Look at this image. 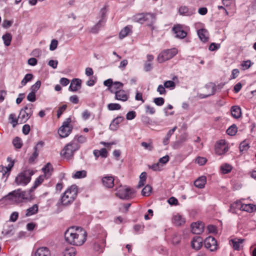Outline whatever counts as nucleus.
<instances>
[{"instance_id":"obj_49","label":"nucleus","mask_w":256,"mask_h":256,"mask_svg":"<svg viewBox=\"0 0 256 256\" xmlns=\"http://www.w3.org/2000/svg\"><path fill=\"white\" fill-rule=\"evenodd\" d=\"M141 146L144 147L145 150L148 151H152L154 148L152 142L148 143L146 142H142Z\"/></svg>"},{"instance_id":"obj_16","label":"nucleus","mask_w":256,"mask_h":256,"mask_svg":"<svg viewBox=\"0 0 256 256\" xmlns=\"http://www.w3.org/2000/svg\"><path fill=\"white\" fill-rule=\"evenodd\" d=\"M192 232L196 234H200L204 230V224L202 222H196L191 224Z\"/></svg>"},{"instance_id":"obj_15","label":"nucleus","mask_w":256,"mask_h":256,"mask_svg":"<svg viewBox=\"0 0 256 256\" xmlns=\"http://www.w3.org/2000/svg\"><path fill=\"white\" fill-rule=\"evenodd\" d=\"M112 92L114 93L115 98L118 100L126 102L128 98V94L123 90H115L114 92L113 91V90H112Z\"/></svg>"},{"instance_id":"obj_7","label":"nucleus","mask_w":256,"mask_h":256,"mask_svg":"<svg viewBox=\"0 0 256 256\" xmlns=\"http://www.w3.org/2000/svg\"><path fill=\"white\" fill-rule=\"evenodd\" d=\"M133 189L126 186H120L116 190V195L122 199H128L132 198Z\"/></svg>"},{"instance_id":"obj_14","label":"nucleus","mask_w":256,"mask_h":256,"mask_svg":"<svg viewBox=\"0 0 256 256\" xmlns=\"http://www.w3.org/2000/svg\"><path fill=\"white\" fill-rule=\"evenodd\" d=\"M196 12V9L194 8H188L186 6H181L178 9L180 14L184 16H191Z\"/></svg>"},{"instance_id":"obj_64","label":"nucleus","mask_w":256,"mask_h":256,"mask_svg":"<svg viewBox=\"0 0 256 256\" xmlns=\"http://www.w3.org/2000/svg\"><path fill=\"white\" fill-rule=\"evenodd\" d=\"M18 213L16 212H13L10 216V220L12 222H15L18 218Z\"/></svg>"},{"instance_id":"obj_59","label":"nucleus","mask_w":256,"mask_h":256,"mask_svg":"<svg viewBox=\"0 0 256 256\" xmlns=\"http://www.w3.org/2000/svg\"><path fill=\"white\" fill-rule=\"evenodd\" d=\"M27 100L31 102H34L36 101V93L31 91L27 96Z\"/></svg>"},{"instance_id":"obj_27","label":"nucleus","mask_w":256,"mask_h":256,"mask_svg":"<svg viewBox=\"0 0 256 256\" xmlns=\"http://www.w3.org/2000/svg\"><path fill=\"white\" fill-rule=\"evenodd\" d=\"M242 202L240 200H238L232 203L230 206V211L232 213H236L237 210H242Z\"/></svg>"},{"instance_id":"obj_26","label":"nucleus","mask_w":256,"mask_h":256,"mask_svg":"<svg viewBox=\"0 0 256 256\" xmlns=\"http://www.w3.org/2000/svg\"><path fill=\"white\" fill-rule=\"evenodd\" d=\"M206 182V177L204 176H202L195 180L194 184L196 188H204Z\"/></svg>"},{"instance_id":"obj_8","label":"nucleus","mask_w":256,"mask_h":256,"mask_svg":"<svg viewBox=\"0 0 256 256\" xmlns=\"http://www.w3.org/2000/svg\"><path fill=\"white\" fill-rule=\"evenodd\" d=\"M177 53L178 50L175 48L164 50L158 54V61L160 63H162L173 58Z\"/></svg>"},{"instance_id":"obj_30","label":"nucleus","mask_w":256,"mask_h":256,"mask_svg":"<svg viewBox=\"0 0 256 256\" xmlns=\"http://www.w3.org/2000/svg\"><path fill=\"white\" fill-rule=\"evenodd\" d=\"M64 256H75L76 254V248L72 246L66 247L63 252Z\"/></svg>"},{"instance_id":"obj_32","label":"nucleus","mask_w":256,"mask_h":256,"mask_svg":"<svg viewBox=\"0 0 256 256\" xmlns=\"http://www.w3.org/2000/svg\"><path fill=\"white\" fill-rule=\"evenodd\" d=\"M231 114L234 118H239L241 116L240 108L238 106H233L231 108Z\"/></svg>"},{"instance_id":"obj_23","label":"nucleus","mask_w":256,"mask_h":256,"mask_svg":"<svg viewBox=\"0 0 256 256\" xmlns=\"http://www.w3.org/2000/svg\"><path fill=\"white\" fill-rule=\"evenodd\" d=\"M172 222L176 226H180L185 222V220L178 214H174L172 218Z\"/></svg>"},{"instance_id":"obj_28","label":"nucleus","mask_w":256,"mask_h":256,"mask_svg":"<svg viewBox=\"0 0 256 256\" xmlns=\"http://www.w3.org/2000/svg\"><path fill=\"white\" fill-rule=\"evenodd\" d=\"M132 26H128L124 27L120 32L119 36L122 39L132 32Z\"/></svg>"},{"instance_id":"obj_47","label":"nucleus","mask_w":256,"mask_h":256,"mask_svg":"<svg viewBox=\"0 0 256 256\" xmlns=\"http://www.w3.org/2000/svg\"><path fill=\"white\" fill-rule=\"evenodd\" d=\"M239 148L240 152H244L248 149L249 146L247 142L244 141L240 143Z\"/></svg>"},{"instance_id":"obj_56","label":"nucleus","mask_w":256,"mask_h":256,"mask_svg":"<svg viewBox=\"0 0 256 256\" xmlns=\"http://www.w3.org/2000/svg\"><path fill=\"white\" fill-rule=\"evenodd\" d=\"M58 44V42L57 40L54 39L51 41L50 46V50L52 51L55 50Z\"/></svg>"},{"instance_id":"obj_44","label":"nucleus","mask_w":256,"mask_h":256,"mask_svg":"<svg viewBox=\"0 0 256 256\" xmlns=\"http://www.w3.org/2000/svg\"><path fill=\"white\" fill-rule=\"evenodd\" d=\"M164 86L166 88H170V90H173L176 86V84L172 80H167L166 81L164 84Z\"/></svg>"},{"instance_id":"obj_9","label":"nucleus","mask_w":256,"mask_h":256,"mask_svg":"<svg viewBox=\"0 0 256 256\" xmlns=\"http://www.w3.org/2000/svg\"><path fill=\"white\" fill-rule=\"evenodd\" d=\"M71 119L68 118L64 122L58 130V132L62 138L67 137L72 132V126H70Z\"/></svg>"},{"instance_id":"obj_19","label":"nucleus","mask_w":256,"mask_h":256,"mask_svg":"<svg viewBox=\"0 0 256 256\" xmlns=\"http://www.w3.org/2000/svg\"><path fill=\"white\" fill-rule=\"evenodd\" d=\"M202 245V238L199 236L194 237L192 240L191 246L192 247L196 250H198L201 248Z\"/></svg>"},{"instance_id":"obj_6","label":"nucleus","mask_w":256,"mask_h":256,"mask_svg":"<svg viewBox=\"0 0 256 256\" xmlns=\"http://www.w3.org/2000/svg\"><path fill=\"white\" fill-rule=\"evenodd\" d=\"M34 106L31 104H26L20 110L18 120L20 124L25 123L31 117L33 114Z\"/></svg>"},{"instance_id":"obj_63","label":"nucleus","mask_w":256,"mask_h":256,"mask_svg":"<svg viewBox=\"0 0 256 256\" xmlns=\"http://www.w3.org/2000/svg\"><path fill=\"white\" fill-rule=\"evenodd\" d=\"M241 66L243 68L244 70L248 69L251 66V62L250 60L244 61Z\"/></svg>"},{"instance_id":"obj_42","label":"nucleus","mask_w":256,"mask_h":256,"mask_svg":"<svg viewBox=\"0 0 256 256\" xmlns=\"http://www.w3.org/2000/svg\"><path fill=\"white\" fill-rule=\"evenodd\" d=\"M32 78H33V76L32 74H26L21 82L22 85V86H25L28 82L32 80Z\"/></svg>"},{"instance_id":"obj_41","label":"nucleus","mask_w":256,"mask_h":256,"mask_svg":"<svg viewBox=\"0 0 256 256\" xmlns=\"http://www.w3.org/2000/svg\"><path fill=\"white\" fill-rule=\"evenodd\" d=\"M121 108V106L118 104L110 103L108 105V108L109 110H119Z\"/></svg>"},{"instance_id":"obj_57","label":"nucleus","mask_w":256,"mask_h":256,"mask_svg":"<svg viewBox=\"0 0 256 256\" xmlns=\"http://www.w3.org/2000/svg\"><path fill=\"white\" fill-rule=\"evenodd\" d=\"M145 107H146V113H148L150 114H154L155 113L156 110H155V108L153 106H152L150 105H146L145 106Z\"/></svg>"},{"instance_id":"obj_3","label":"nucleus","mask_w":256,"mask_h":256,"mask_svg":"<svg viewBox=\"0 0 256 256\" xmlns=\"http://www.w3.org/2000/svg\"><path fill=\"white\" fill-rule=\"evenodd\" d=\"M134 22L141 24H146L152 26L156 22V16L152 13H142L134 15L133 17Z\"/></svg>"},{"instance_id":"obj_62","label":"nucleus","mask_w":256,"mask_h":256,"mask_svg":"<svg viewBox=\"0 0 256 256\" xmlns=\"http://www.w3.org/2000/svg\"><path fill=\"white\" fill-rule=\"evenodd\" d=\"M196 162L200 166H202L206 162V160L204 157H198L196 160Z\"/></svg>"},{"instance_id":"obj_17","label":"nucleus","mask_w":256,"mask_h":256,"mask_svg":"<svg viewBox=\"0 0 256 256\" xmlns=\"http://www.w3.org/2000/svg\"><path fill=\"white\" fill-rule=\"evenodd\" d=\"M114 178L112 176L106 175L102 178V182L104 186L112 188L114 186Z\"/></svg>"},{"instance_id":"obj_25","label":"nucleus","mask_w":256,"mask_h":256,"mask_svg":"<svg viewBox=\"0 0 256 256\" xmlns=\"http://www.w3.org/2000/svg\"><path fill=\"white\" fill-rule=\"evenodd\" d=\"M93 154L96 160H97L99 156L106 158L108 156V152L106 148H101L100 150H93Z\"/></svg>"},{"instance_id":"obj_2","label":"nucleus","mask_w":256,"mask_h":256,"mask_svg":"<svg viewBox=\"0 0 256 256\" xmlns=\"http://www.w3.org/2000/svg\"><path fill=\"white\" fill-rule=\"evenodd\" d=\"M78 194V188L76 185L68 187L62 194L60 202L62 205L66 206L70 204L76 199Z\"/></svg>"},{"instance_id":"obj_55","label":"nucleus","mask_w":256,"mask_h":256,"mask_svg":"<svg viewBox=\"0 0 256 256\" xmlns=\"http://www.w3.org/2000/svg\"><path fill=\"white\" fill-rule=\"evenodd\" d=\"M169 156L168 155H166L160 158L158 160V162L162 166L166 164L169 161Z\"/></svg>"},{"instance_id":"obj_24","label":"nucleus","mask_w":256,"mask_h":256,"mask_svg":"<svg viewBox=\"0 0 256 256\" xmlns=\"http://www.w3.org/2000/svg\"><path fill=\"white\" fill-rule=\"evenodd\" d=\"M35 256H51V254L48 248L41 247L36 250Z\"/></svg>"},{"instance_id":"obj_50","label":"nucleus","mask_w":256,"mask_h":256,"mask_svg":"<svg viewBox=\"0 0 256 256\" xmlns=\"http://www.w3.org/2000/svg\"><path fill=\"white\" fill-rule=\"evenodd\" d=\"M41 85V82L40 80H38L34 84H33L30 90L32 92H36L40 88Z\"/></svg>"},{"instance_id":"obj_4","label":"nucleus","mask_w":256,"mask_h":256,"mask_svg":"<svg viewBox=\"0 0 256 256\" xmlns=\"http://www.w3.org/2000/svg\"><path fill=\"white\" fill-rule=\"evenodd\" d=\"M34 174L33 170L30 169L26 170L20 172L16 176L15 182L18 186H25L30 182L31 177Z\"/></svg>"},{"instance_id":"obj_52","label":"nucleus","mask_w":256,"mask_h":256,"mask_svg":"<svg viewBox=\"0 0 256 256\" xmlns=\"http://www.w3.org/2000/svg\"><path fill=\"white\" fill-rule=\"evenodd\" d=\"M124 86V84L122 83L119 82H113L112 86V88L114 89L115 90H122Z\"/></svg>"},{"instance_id":"obj_43","label":"nucleus","mask_w":256,"mask_h":256,"mask_svg":"<svg viewBox=\"0 0 256 256\" xmlns=\"http://www.w3.org/2000/svg\"><path fill=\"white\" fill-rule=\"evenodd\" d=\"M237 132V128L235 125H232L228 128L226 130L227 134L230 136H234Z\"/></svg>"},{"instance_id":"obj_54","label":"nucleus","mask_w":256,"mask_h":256,"mask_svg":"<svg viewBox=\"0 0 256 256\" xmlns=\"http://www.w3.org/2000/svg\"><path fill=\"white\" fill-rule=\"evenodd\" d=\"M154 104L158 106H162L164 102V100L162 98H156L154 100Z\"/></svg>"},{"instance_id":"obj_35","label":"nucleus","mask_w":256,"mask_h":256,"mask_svg":"<svg viewBox=\"0 0 256 256\" xmlns=\"http://www.w3.org/2000/svg\"><path fill=\"white\" fill-rule=\"evenodd\" d=\"M38 206L37 204H34L32 207L26 210V216H30L34 215L38 212Z\"/></svg>"},{"instance_id":"obj_40","label":"nucleus","mask_w":256,"mask_h":256,"mask_svg":"<svg viewBox=\"0 0 256 256\" xmlns=\"http://www.w3.org/2000/svg\"><path fill=\"white\" fill-rule=\"evenodd\" d=\"M152 190V188L149 186L146 185L142 190V194L143 196H148Z\"/></svg>"},{"instance_id":"obj_10","label":"nucleus","mask_w":256,"mask_h":256,"mask_svg":"<svg viewBox=\"0 0 256 256\" xmlns=\"http://www.w3.org/2000/svg\"><path fill=\"white\" fill-rule=\"evenodd\" d=\"M215 152L218 155H222L227 152L228 147L224 140H220L214 146Z\"/></svg>"},{"instance_id":"obj_22","label":"nucleus","mask_w":256,"mask_h":256,"mask_svg":"<svg viewBox=\"0 0 256 256\" xmlns=\"http://www.w3.org/2000/svg\"><path fill=\"white\" fill-rule=\"evenodd\" d=\"M198 38L201 41L206 42L208 40V32L204 28H201L197 31Z\"/></svg>"},{"instance_id":"obj_11","label":"nucleus","mask_w":256,"mask_h":256,"mask_svg":"<svg viewBox=\"0 0 256 256\" xmlns=\"http://www.w3.org/2000/svg\"><path fill=\"white\" fill-rule=\"evenodd\" d=\"M26 194V192H21L20 190H14L10 193L6 197L8 199L17 202L20 198L27 199L28 198L25 197Z\"/></svg>"},{"instance_id":"obj_61","label":"nucleus","mask_w":256,"mask_h":256,"mask_svg":"<svg viewBox=\"0 0 256 256\" xmlns=\"http://www.w3.org/2000/svg\"><path fill=\"white\" fill-rule=\"evenodd\" d=\"M166 88L164 85L160 84L157 88V92L160 94H164L166 93Z\"/></svg>"},{"instance_id":"obj_46","label":"nucleus","mask_w":256,"mask_h":256,"mask_svg":"<svg viewBox=\"0 0 256 256\" xmlns=\"http://www.w3.org/2000/svg\"><path fill=\"white\" fill-rule=\"evenodd\" d=\"M12 143L14 146L16 148H20L22 146V140L20 138L18 137L14 139Z\"/></svg>"},{"instance_id":"obj_51","label":"nucleus","mask_w":256,"mask_h":256,"mask_svg":"<svg viewBox=\"0 0 256 256\" xmlns=\"http://www.w3.org/2000/svg\"><path fill=\"white\" fill-rule=\"evenodd\" d=\"M102 20H100L95 26L91 28L90 32L94 34L97 33L101 26Z\"/></svg>"},{"instance_id":"obj_48","label":"nucleus","mask_w":256,"mask_h":256,"mask_svg":"<svg viewBox=\"0 0 256 256\" xmlns=\"http://www.w3.org/2000/svg\"><path fill=\"white\" fill-rule=\"evenodd\" d=\"M162 166L158 162L149 166L150 168L152 169L154 171H160L162 170Z\"/></svg>"},{"instance_id":"obj_5","label":"nucleus","mask_w":256,"mask_h":256,"mask_svg":"<svg viewBox=\"0 0 256 256\" xmlns=\"http://www.w3.org/2000/svg\"><path fill=\"white\" fill-rule=\"evenodd\" d=\"M80 146L76 142H71L68 144L63 148L60 154L66 160L71 159L75 152L77 151Z\"/></svg>"},{"instance_id":"obj_13","label":"nucleus","mask_w":256,"mask_h":256,"mask_svg":"<svg viewBox=\"0 0 256 256\" xmlns=\"http://www.w3.org/2000/svg\"><path fill=\"white\" fill-rule=\"evenodd\" d=\"M172 30L175 34V36L180 39H183L186 37L187 33L184 30L182 26L178 24L172 28Z\"/></svg>"},{"instance_id":"obj_60","label":"nucleus","mask_w":256,"mask_h":256,"mask_svg":"<svg viewBox=\"0 0 256 256\" xmlns=\"http://www.w3.org/2000/svg\"><path fill=\"white\" fill-rule=\"evenodd\" d=\"M180 236L176 234H174L172 235V241L174 244H178L180 242Z\"/></svg>"},{"instance_id":"obj_21","label":"nucleus","mask_w":256,"mask_h":256,"mask_svg":"<svg viewBox=\"0 0 256 256\" xmlns=\"http://www.w3.org/2000/svg\"><path fill=\"white\" fill-rule=\"evenodd\" d=\"M124 120V118L122 116H117L111 122L110 128L112 130H116L118 128V124Z\"/></svg>"},{"instance_id":"obj_39","label":"nucleus","mask_w":256,"mask_h":256,"mask_svg":"<svg viewBox=\"0 0 256 256\" xmlns=\"http://www.w3.org/2000/svg\"><path fill=\"white\" fill-rule=\"evenodd\" d=\"M220 168L222 173L226 174L230 172L232 170V166L229 164H225L221 166Z\"/></svg>"},{"instance_id":"obj_18","label":"nucleus","mask_w":256,"mask_h":256,"mask_svg":"<svg viewBox=\"0 0 256 256\" xmlns=\"http://www.w3.org/2000/svg\"><path fill=\"white\" fill-rule=\"evenodd\" d=\"M82 80L79 78L73 79L70 84L68 90L71 92H75L81 88Z\"/></svg>"},{"instance_id":"obj_34","label":"nucleus","mask_w":256,"mask_h":256,"mask_svg":"<svg viewBox=\"0 0 256 256\" xmlns=\"http://www.w3.org/2000/svg\"><path fill=\"white\" fill-rule=\"evenodd\" d=\"M14 228L12 225L6 226L4 227L2 234L5 236H12L14 234Z\"/></svg>"},{"instance_id":"obj_37","label":"nucleus","mask_w":256,"mask_h":256,"mask_svg":"<svg viewBox=\"0 0 256 256\" xmlns=\"http://www.w3.org/2000/svg\"><path fill=\"white\" fill-rule=\"evenodd\" d=\"M8 120L14 128L16 126L18 121H19L18 118H17L16 114H10Z\"/></svg>"},{"instance_id":"obj_31","label":"nucleus","mask_w":256,"mask_h":256,"mask_svg":"<svg viewBox=\"0 0 256 256\" xmlns=\"http://www.w3.org/2000/svg\"><path fill=\"white\" fill-rule=\"evenodd\" d=\"M256 208V206L253 204H244L242 202L241 210L250 213L252 212Z\"/></svg>"},{"instance_id":"obj_1","label":"nucleus","mask_w":256,"mask_h":256,"mask_svg":"<svg viewBox=\"0 0 256 256\" xmlns=\"http://www.w3.org/2000/svg\"><path fill=\"white\" fill-rule=\"evenodd\" d=\"M86 232L81 228L71 227L64 233L66 240L70 244L82 246L86 241Z\"/></svg>"},{"instance_id":"obj_12","label":"nucleus","mask_w":256,"mask_h":256,"mask_svg":"<svg viewBox=\"0 0 256 256\" xmlns=\"http://www.w3.org/2000/svg\"><path fill=\"white\" fill-rule=\"evenodd\" d=\"M204 246L206 248L210 251H214L217 249V242L215 238L212 236L206 238L204 240Z\"/></svg>"},{"instance_id":"obj_38","label":"nucleus","mask_w":256,"mask_h":256,"mask_svg":"<svg viewBox=\"0 0 256 256\" xmlns=\"http://www.w3.org/2000/svg\"><path fill=\"white\" fill-rule=\"evenodd\" d=\"M87 140L86 137L80 135V136H76L74 138V140L72 142H76L78 144H84L85 143Z\"/></svg>"},{"instance_id":"obj_20","label":"nucleus","mask_w":256,"mask_h":256,"mask_svg":"<svg viewBox=\"0 0 256 256\" xmlns=\"http://www.w3.org/2000/svg\"><path fill=\"white\" fill-rule=\"evenodd\" d=\"M244 240V239L235 238L231 240L230 243L234 250H239L242 247Z\"/></svg>"},{"instance_id":"obj_58","label":"nucleus","mask_w":256,"mask_h":256,"mask_svg":"<svg viewBox=\"0 0 256 256\" xmlns=\"http://www.w3.org/2000/svg\"><path fill=\"white\" fill-rule=\"evenodd\" d=\"M136 116V112L134 111H130L126 115V118L128 120H132Z\"/></svg>"},{"instance_id":"obj_33","label":"nucleus","mask_w":256,"mask_h":256,"mask_svg":"<svg viewBox=\"0 0 256 256\" xmlns=\"http://www.w3.org/2000/svg\"><path fill=\"white\" fill-rule=\"evenodd\" d=\"M87 172L85 170L76 171L72 174V177L74 178L80 179L84 178L86 176Z\"/></svg>"},{"instance_id":"obj_53","label":"nucleus","mask_w":256,"mask_h":256,"mask_svg":"<svg viewBox=\"0 0 256 256\" xmlns=\"http://www.w3.org/2000/svg\"><path fill=\"white\" fill-rule=\"evenodd\" d=\"M220 44H216L212 42L209 46V50L210 51H214L220 48Z\"/></svg>"},{"instance_id":"obj_29","label":"nucleus","mask_w":256,"mask_h":256,"mask_svg":"<svg viewBox=\"0 0 256 256\" xmlns=\"http://www.w3.org/2000/svg\"><path fill=\"white\" fill-rule=\"evenodd\" d=\"M42 170L44 173V176L46 177V178H48L51 175L52 172L53 171V168L50 163H48L44 167L42 168Z\"/></svg>"},{"instance_id":"obj_45","label":"nucleus","mask_w":256,"mask_h":256,"mask_svg":"<svg viewBox=\"0 0 256 256\" xmlns=\"http://www.w3.org/2000/svg\"><path fill=\"white\" fill-rule=\"evenodd\" d=\"M46 178V176H44V175L43 176H40L34 182V185L33 186V188H36L40 184H42L44 179V178Z\"/></svg>"},{"instance_id":"obj_36","label":"nucleus","mask_w":256,"mask_h":256,"mask_svg":"<svg viewBox=\"0 0 256 256\" xmlns=\"http://www.w3.org/2000/svg\"><path fill=\"white\" fill-rule=\"evenodd\" d=\"M2 38L4 42V44H5V46H8L10 44L12 36L10 34H6L2 36Z\"/></svg>"}]
</instances>
